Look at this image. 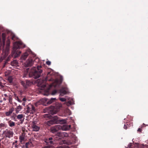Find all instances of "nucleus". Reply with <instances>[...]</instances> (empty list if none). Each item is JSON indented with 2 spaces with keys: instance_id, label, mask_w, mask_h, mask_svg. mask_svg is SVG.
<instances>
[{
  "instance_id": "79ce46f5",
  "label": "nucleus",
  "mask_w": 148,
  "mask_h": 148,
  "mask_svg": "<svg viewBox=\"0 0 148 148\" xmlns=\"http://www.w3.org/2000/svg\"><path fill=\"white\" fill-rule=\"evenodd\" d=\"M17 99L18 102H21V101L20 100L18 97H17Z\"/></svg>"
},
{
  "instance_id": "2f4dec72",
  "label": "nucleus",
  "mask_w": 148,
  "mask_h": 148,
  "mask_svg": "<svg viewBox=\"0 0 148 148\" xmlns=\"http://www.w3.org/2000/svg\"><path fill=\"white\" fill-rule=\"evenodd\" d=\"M15 125L14 122H12L10 123V126L12 127L14 126Z\"/></svg>"
},
{
  "instance_id": "bb28decb",
  "label": "nucleus",
  "mask_w": 148,
  "mask_h": 148,
  "mask_svg": "<svg viewBox=\"0 0 148 148\" xmlns=\"http://www.w3.org/2000/svg\"><path fill=\"white\" fill-rule=\"evenodd\" d=\"M17 142V141L15 140V142L13 143V147H14L15 148H17V145L16 144V143Z\"/></svg>"
},
{
  "instance_id": "f3484780",
  "label": "nucleus",
  "mask_w": 148,
  "mask_h": 148,
  "mask_svg": "<svg viewBox=\"0 0 148 148\" xmlns=\"http://www.w3.org/2000/svg\"><path fill=\"white\" fill-rule=\"evenodd\" d=\"M53 139V138L51 137L49 138V139H46L45 140V142L48 144L49 143H50V144H53V141L52 140Z\"/></svg>"
},
{
  "instance_id": "5fc2aeb1",
  "label": "nucleus",
  "mask_w": 148,
  "mask_h": 148,
  "mask_svg": "<svg viewBox=\"0 0 148 148\" xmlns=\"http://www.w3.org/2000/svg\"><path fill=\"white\" fill-rule=\"evenodd\" d=\"M8 81H9V77H8Z\"/></svg>"
},
{
  "instance_id": "4d7b16f0",
  "label": "nucleus",
  "mask_w": 148,
  "mask_h": 148,
  "mask_svg": "<svg viewBox=\"0 0 148 148\" xmlns=\"http://www.w3.org/2000/svg\"><path fill=\"white\" fill-rule=\"evenodd\" d=\"M44 95H48V94H44Z\"/></svg>"
},
{
  "instance_id": "e2e57ef3",
  "label": "nucleus",
  "mask_w": 148,
  "mask_h": 148,
  "mask_svg": "<svg viewBox=\"0 0 148 148\" xmlns=\"http://www.w3.org/2000/svg\"><path fill=\"white\" fill-rule=\"evenodd\" d=\"M0 102H2V101H0Z\"/></svg>"
},
{
  "instance_id": "0eeeda50",
  "label": "nucleus",
  "mask_w": 148,
  "mask_h": 148,
  "mask_svg": "<svg viewBox=\"0 0 148 148\" xmlns=\"http://www.w3.org/2000/svg\"><path fill=\"white\" fill-rule=\"evenodd\" d=\"M36 121H33L32 122V125L33 130L36 132L38 131L40 129V127L36 125Z\"/></svg>"
},
{
  "instance_id": "603ef678",
  "label": "nucleus",
  "mask_w": 148,
  "mask_h": 148,
  "mask_svg": "<svg viewBox=\"0 0 148 148\" xmlns=\"http://www.w3.org/2000/svg\"><path fill=\"white\" fill-rule=\"evenodd\" d=\"M6 99H6V98H3V100H5H5H6Z\"/></svg>"
},
{
  "instance_id": "4c0bfd02",
  "label": "nucleus",
  "mask_w": 148,
  "mask_h": 148,
  "mask_svg": "<svg viewBox=\"0 0 148 148\" xmlns=\"http://www.w3.org/2000/svg\"><path fill=\"white\" fill-rule=\"evenodd\" d=\"M4 126V124L3 123L0 124V127H3Z\"/></svg>"
},
{
  "instance_id": "7ed1b4c3",
  "label": "nucleus",
  "mask_w": 148,
  "mask_h": 148,
  "mask_svg": "<svg viewBox=\"0 0 148 148\" xmlns=\"http://www.w3.org/2000/svg\"><path fill=\"white\" fill-rule=\"evenodd\" d=\"M9 40L8 39L7 41L6 47L5 52V53H3L2 54L0 59V63L8 55V53L9 50Z\"/></svg>"
},
{
  "instance_id": "0e129e2a",
  "label": "nucleus",
  "mask_w": 148,
  "mask_h": 148,
  "mask_svg": "<svg viewBox=\"0 0 148 148\" xmlns=\"http://www.w3.org/2000/svg\"><path fill=\"white\" fill-rule=\"evenodd\" d=\"M6 131H5V133H6Z\"/></svg>"
},
{
  "instance_id": "680f3d73",
  "label": "nucleus",
  "mask_w": 148,
  "mask_h": 148,
  "mask_svg": "<svg viewBox=\"0 0 148 148\" xmlns=\"http://www.w3.org/2000/svg\"><path fill=\"white\" fill-rule=\"evenodd\" d=\"M51 79H49V80L50 81H51Z\"/></svg>"
},
{
  "instance_id": "a19ab883",
  "label": "nucleus",
  "mask_w": 148,
  "mask_h": 148,
  "mask_svg": "<svg viewBox=\"0 0 148 148\" xmlns=\"http://www.w3.org/2000/svg\"><path fill=\"white\" fill-rule=\"evenodd\" d=\"M10 137L11 136H12L13 135V133L12 132H10Z\"/></svg>"
},
{
  "instance_id": "864d4df0",
  "label": "nucleus",
  "mask_w": 148,
  "mask_h": 148,
  "mask_svg": "<svg viewBox=\"0 0 148 148\" xmlns=\"http://www.w3.org/2000/svg\"><path fill=\"white\" fill-rule=\"evenodd\" d=\"M2 86V83H1V82H0V86Z\"/></svg>"
},
{
  "instance_id": "f257e3e1",
  "label": "nucleus",
  "mask_w": 148,
  "mask_h": 148,
  "mask_svg": "<svg viewBox=\"0 0 148 148\" xmlns=\"http://www.w3.org/2000/svg\"><path fill=\"white\" fill-rule=\"evenodd\" d=\"M42 66H38L37 67H33L30 69L28 68L25 70L24 74L25 75L23 77H26L28 75L29 77H33L35 79H37L40 77L42 71L41 69Z\"/></svg>"
},
{
  "instance_id": "3c124183",
  "label": "nucleus",
  "mask_w": 148,
  "mask_h": 148,
  "mask_svg": "<svg viewBox=\"0 0 148 148\" xmlns=\"http://www.w3.org/2000/svg\"><path fill=\"white\" fill-rule=\"evenodd\" d=\"M11 78L10 77V83H11Z\"/></svg>"
},
{
  "instance_id": "9b49d317",
  "label": "nucleus",
  "mask_w": 148,
  "mask_h": 148,
  "mask_svg": "<svg viewBox=\"0 0 148 148\" xmlns=\"http://www.w3.org/2000/svg\"><path fill=\"white\" fill-rule=\"evenodd\" d=\"M60 130L61 129L63 131H66L70 129L71 127V125H60Z\"/></svg>"
},
{
  "instance_id": "c03bdc74",
  "label": "nucleus",
  "mask_w": 148,
  "mask_h": 148,
  "mask_svg": "<svg viewBox=\"0 0 148 148\" xmlns=\"http://www.w3.org/2000/svg\"><path fill=\"white\" fill-rule=\"evenodd\" d=\"M44 117H48V115L47 114H45L44 116Z\"/></svg>"
},
{
  "instance_id": "72a5a7b5",
  "label": "nucleus",
  "mask_w": 148,
  "mask_h": 148,
  "mask_svg": "<svg viewBox=\"0 0 148 148\" xmlns=\"http://www.w3.org/2000/svg\"><path fill=\"white\" fill-rule=\"evenodd\" d=\"M66 111L67 112H68L69 113H68V114L69 115H70L71 114V111L68 109H67V110H66Z\"/></svg>"
},
{
  "instance_id": "c756f323",
  "label": "nucleus",
  "mask_w": 148,
  "mask_h": 148,
  "mask_svg": "<svg viewBox=\"0 0 148 148\" xmlns=\"http://www.w3.org/2000/svg\"><path fill=\"white\" fill-rule=\"evenodd\" d=\"M58 111V110H55V111H54L53 110V111H52V112H51V113L52 114H56L57 113V112Z\"/></svg>"
},
{
  "instance_id": "49530a36",
  "label": "nucleus",
  "mask_w": 148,
  "mask_h": 148,
  "mask_svg": "<svg viewBox=\"0 0 148 148\" xmlns=\"http://www.w3.org/2000/svg\"><path fill=\"white\" fill-rule=\"evenodd\" d=\"M130 146H131V144L129 145H128V146L127 147V148H130Z\"/></svg>"
},
{
  "instance_id": "c85d7f7f",
  "label": "nucleus",
  "mask_w": 148,
  "mask_h": 148,
  "mask_svg": "<svg viewBox=\"0 0 148 148\" xmlns=\"http://www.w3.org/2000/svg\"><path fill=\"white\" fill-rule=\"evenodd\" d=\"M60 100L64 102L66 101V99L64 98H60Z\"/></svg>"
},
{
  "instance_id": "473e14b6",
  "label": "nucleus",
  "mask_w": 148,
  "mask_h": 148,
  "mask_svg": "<svg viewBox=\"0 0 148 148\" xmlns=\"http://www.w3.org/2000/svg\"><path fill=\"white\" fill-rule=\"evenodd\" d=\"M56 135L59 136H62V134L61 132H59L57 133Z\"/></svg>"
},
{
  "instance_id": "052dcab7",
  "label": "nucleus",
  "mask_w": 148,
  "mask_h": 148,
  "mask_svg": "<svg viewBox=\"0 0 148 148\" xmlns=\"http://www.w3.org/2000/svg\"><path fill=\"white\" fill-rule=\"evenodd\" d=\"M13 110H14V108H13V109H12V111H13Z\"/></svg>"
},
{
  "instance_id": "58836bf2",
  "label": "nucleus",
  "mask_w": 148,
  "mask_h": 148,
  "mask_svg": "<svg viewBox=\"0 0 148 148\" xmlns=\"http://www.w3.org/2000/svg\"><path fill=\"white\" fill-rule=\"evenodd\" d=\"M2 35L3 39V40L5 38V37L4 36L3 33L2 34Z\"/></svg>"
},
{
  "instance_id": "a211bd4d",
  "label": "nucleus",
  "mask_w": 148,
  "mask_h": 148,
  "mask_svg": "<svg viewBox=\"0 0 148 148\" xmlns=\"http://www.w3.org/2000/svg\"><path fill=\"white\" fill-rule=\"evenodd\" d=\"M11 65L12 66H16L18 65V61L15 60L11 62Z\"/></svg>"
},
{
  "instance_id": "5701e85b",
  "label": "nucleus",
  "mask_w": 148,
  "mask_h": 148,
  "mask_svg": "<svg viewBox=\"0 0 148 148\" xmlns=\"http://www.w3.org/2000/svg\"><path fill=\"white\" fill-rule=\"evenodd\" d=\"M62 105L61 103H57L56 104L55 108L57 109H58L60 107H62Z\"/></svg>"
},
{
  "instance_id": "e433bc0d",
  "label": "nucleus",
  "mask_w": 148,
  "mask_h": 148,
  "mask_svg": "<svg viewBox=\"0 0 148 148\" xmlns=\"http://www.w3.org/2000/svg\"><path fill=\"white\" fill-rule=\"evenodd\" d=\"M29 143H26V147L27 148L28 147V145L29 144Z\"/></svg>"
},
{
  "instance_id": "37998d69",
  "label": "nucleus",
  "mask_w": 148,
  "mask_h": 148,
  "mask_svg": "<svg viewBox=\"0 0 148 148\" xmlns=\"http://www.w3.org/2000/svg\"><path fill=\"white\" fill-rule=\"evenodd\" d=\"M57 148H63L62 146H60L59 147H57Z\"/></svg>"
},
{
  "instance_id": "f8f14e48",
  "label": "nucleus",
  "mask_w": 148,
  "mask_h": 148,
  "mask_svg": "<svg viewBox=\"0 0 148 148\" xmlns=\"http://www.w3.org/2000/svg\"><path fill=\"white\" fill-rule=\"evenodd\" d=\"M21 84L24 88H26L28 86H30L32 84V83L29 81L26 80L25 84V82L23 81H22Z\"/></svg>"
},
{
  "instance_id": "4468645a",
  "label": "nucleus",
  "mask_w": 148,
  "mask_h": 148,
  "mask_svg": "<svg viewBox=\"0 0 148 148\" xmlns=\"http://www.w3.org/2000/svg\"><path fill=\"white\" fill-rule=\"evenodd\" d=\"M10 35L11 36V39L12 40H16L18 39V37L16 36L13 33L10 31Z\"/></svg>"
},
{
  "instance_id": "7c9ffc66",
  "label": "nucleus",
  "mask_w": 148,
  "mask_h": 148,
  "mask_svg": "<svg viewBox=\"0 0 148 148\" xmlns=\"http://www.w3.org/2000/svg\"><path fill=\"white\" fill-rule=\"evenodd\" d=\"M9 56L8 57L7 59L6 60V61H5V62L4 63V66L6 64L8 63V61H9Z\"/></svg>"
},
{
  "instance_id": "4be33fe9",
  "label": "nucleus",
  "mask_w": 148,
  "mask_h": 148,
  "mask_svg": "<svg viewBox=\"0 0 148 148\" xmlns=\"http://www.w3.org/2000/svg\"><path fill=\"white\" fill-rule=\"evenodd\" d=\"M25 138V135L22 134V135H21L19 137V139L20 141L21 142H22V141H23Z\"/></svg>"
},
{
  "instance_id": "1a4fd4ad",
  "label": "nucleus",
  "mask_w": 148,
  "mask_h": 148,
  "mask_svg": "<svg viewBox=\"0 0 148 148\" xmlns=\"http://www.w3.org/2000/svg\"><path fill=\"white\" fill-rule=\"evenodd\" d=\"M31 53V51L29 49H28L23 54L21 57V59L25 60L27 58L29 54Z\"/></svg>"
},
{
  "instance_id": "13d9d810",
  "label": "nucleus",
  "mask_w": 148,
  "mask_h": 148,
  "mask_svg": "<svg viewBox=\"0 0 148 148\" xmlns=\"http://www.w3.org/2000/svg\"><path fill=\"white\" fill-rule=\"evenodd\" d=\"M5 95V96H7V95L5 94H4Z\"/></svg>"
},
{
  "instance_id": "6e6552de",
  "label": "nucleus",
  "mask_w": 148,
  "mask_h": 148,
  "mask_svg": "<svg viewBox=\"0 0 148 148\" xmlns=\"http://www.w3.org/2000/svg\"><path fill=\"white\" fill-rule=\"evenodd\" d=\"M60 125H58L52 127L51 128V132L53 133H54L60 130Z\"/></svg>"
},
{
  "instance_id": "ea45409f",
  "label": "nucleus",
  "mask_w": 148,
  "mask_h": 148,
  "mask_svg": "<svg viewBox=\"0 0 148 148\" xmlns=\"http://www.w3.org/2000/svg\"><path fill=\"white\" fill-rule=\"evenodd\" d=\"M141 131V129L140 128H139L137 130V131L140 132Z\"/></svg>"
},
{
  "instance_id": "de8ad7c7",
  "label": "nucleus",
  "mask_w": 148,
  "mask_h": 148,
  "mask_svg": "<svg viewBox=\"0 0 148 148\" xmlns=\"http://www.w3.org/2000/svg\"><path fill=\"white\" fill-rule=\"evenodd\" d=\"M22 105L23 106H25V103L24 102L22 103Z\"/></svg>"
},
{
  "instance_id": "f03ea898",
  "label": "nucleus",
  "mask_w": 148,
  "mask_h": 148,
  "mask_svg": "<svg viewBox=\"0 0 148 148\" xmlns=\"http://www.w3.org/2000/svg\"><path fill=\"white\" fill-rule=\"evenodd\" d=\"M25 45L21 41H16L13 43V47L12 52V57L15 58L18 57L21 53V52L17 49L22 48L25 47Z\"/></svg>"
},
{
  "instance_id": "20e7f679",
  "label": "nucleus",
  "mask_w": 148,
  "mask_h": 148,
  "mask_svg": "<svg viewBox=\"0 0 148 148\" xmlns=\"http://www.w3.org/2000/svg\"><path fill=\"white\" fill-rule=\"evenodd\" d=\"M27 113L33 114L35 111V109L34 106L31 104H29L27 106Z\"/></svg>"
},
{
  "instance_id": "423d86ee",
  "label": "nucleus",
  "mask_w": 148,
  "mask_h": 148,
  "mask_svg": "<svg viewBox=\"0 0 148 148\" xmlns=\"http://www.w3.org/2000/svg\"><path fill=\"white\" fill-rule=\"evenodd\" d=\"M47 99L45 98H42L40 99L39 101L35 103V105L37 106L38 105L42 104L45 106H46L45 103H47Z\"/></svg>"
},
{
  "instance_id": "a18cd8bd",
  "label": "nucleus",
  "mask_w": 148,
  "mask_h": 148,
  "mask_svg": "<svg viewBox=\"0 0 148 148\" xmlns=\"http://www.w3.org/2000/svg\"><path fill=\"white\" fill-rule=\"evenodd\" d=\"M26 99L25 98H23V100L24 101H26Z\"/></svg>"
},
{
  "instance_id": "2eb2a0df",
  "label": "nucleus",
  "mask_w": 148,
  "mask_h": 148,
  "mask_svg": "<svg viewBox=\"0 0 148 148\" xmlns=\"http://www.w3.org/2000/svg\"><path fill=\"white\" fill-rule=\"evenodd\" d=\"M33 64V61L32 59H28L26 62L25 64L27 66H30Z\"/></svg>"
},
{
  "instance_id": "6e6d98bb",
  "label": "nucleus",
  "mask_w": 148,
  "mask_h": 148,
  "mask_svg": "<svg viewBox=\"0 0 148 148\" xmlns=\"http://www.w3.org/2000/svg\"><path fill=\"white\" fill-rule=\"evenodd\" d=\"M42 148H47V147H43Z\"/></svg>"
},
{
  "instance_id": "09e8293b",
  "label": "nucleus",
  "mask_w": 148,
  "mask_h": 148,
  "mask_svg": "<svg viewBox=\"0 0 148 148\" xmlns=\"http://www.w3.org/2000/svg\"><path fill=\"white\" fill-rule=\"evenodd\" d=\"M63 122V123H65L66 122V121L65 120H62Z\"/></svg>"
},
{
  "instance_id": "393cba45",
  "label": "nucleus",
  "mask_w": 148,
  "mask_h": 148,
  "mask_svg": "<svg viewBox=\"0 0 148 148\" xmlns=\"http://www.w3.org/2000/svg\"><path fill=\"white\" fill-rule=\"evenodd\" d=\"M12 113L10 114V115L11 116L12 119L13 120H14L15 119L16 116V114H13V115H12Z\"/></svg>"
},
{
  "instance_id": "ddd939ff",
  "label": "nucleus",
  "mask_w": 148,
  "mask_h": 148,
  "mask_svg": "<svg viewBox=\"0 0 148 148\" xmlns=\"http://www.w3.org/2000/svg\"><path fill=\"white\" fill-rule=\"evenodd\" d=\"M8 134H5L6 138L4 140V143L5 145H8L9 144V132L8 131Z\"/></svg>"
},
{
  "instance_id": "412c9836",
  "label": "nucleus",
  "mask_w": 148,
  "mask_h": 148,
  "mask_svg": "<svg viewBox=\"0 0 148 148\" xmlns=\"http://www.w3.org/2000/svg\"><path fill=\"white\" fill-rule=\"evenodd\" d=\"M22 108V107L21 106L19 105L16 108V113H18L19 111H20Z\"/></svg>"
},
{
  "instance_id": "f704fd0d",
  "label": "nucleus",
  "mask_w": 148,
  "mask_h": 148,
  "mask_svg": "<svg viewBox=\"0 0 148 148\" xmlns=\"http://www.w3.org/2000/svg\"><path fill=\"white\" fill-rule=\"evenodd\" d=\"M51 62L49 61H47L46 62V64L49 65L51 64Z\"/></svg>"
},
{
  "instance_id": "8fccbe9b",
  "label": "nucleus",
  "mask_w": 148,
  "mask_h": 148,
  "mask_svg": "<svg viewBox=\"0 0 148 148\" xmlns=\"http://www.w3.org/2000/svg\"><path fill=\"white\" fill-rule=\"evenodd\" d=\"M124 128L125 129H127V128L125 125H124Z\"/></svg>"
},
{
  "instance_id": "6ab92c4d",
  "label": "nucleus",
  "mask_w": 148,
  "mask_h": 148,
  "mask_svg": "<svg viewBox=\"0 0 148 148\" xmlns=\"http://www.w3.org/2000/svg\"><path fill=\"white\" fill-rule=\"evenodd\" d=\"M56 99V98H51L49 100H48L47 99V104H51Z\"/></svg>"
},
{
  "instance_id": "b1692460",
  "label": "nucleus",
  "mask_w": 148,
  "mask_h": 148,
  "mask_svg": "<svg viewBox=\"0 0 148 148\" xmlns=\"http://www.w3.org/2000/svg\"><path fill=\"white\" fill-rule=\"evenodd\" d=\"M73 104L74 102L73 101H69L67 103V106H69L72 104Z\"/></svg>"
},
{
  "instance_id": "39448f33",
  "label": "nucleus",
  "mask_w": 148,
  "mask_h": 148,
  "mask_svg": "<svg viewBox=\"0 0 148 148\" xmlns=\"http://www.w3.org/2000/svg\"><path fill=\"white\" fill-rule=\"evenodd\" d=\"M57 121L58 117L57 116H55L50 121H47L46 123L48 126H50L51 125L56 123Z\"/></svg>"
},
{
  "instance_id": "bf43d9fd",
  "label": "nucleus",
  "mask_w": 148,
  "mask_h": 148,
  "mask_svg": "<svg viewBox=\"0 0 148 148\" xmlns=\"http://www.w3.org/2000/svg\"><path fill=\"white\" fill-rule=\"evenodd\" d=\"M49 89H48V90L47 91V92H48V91H49Z\"/></svg>"
},
{
  "instance_id": "a878e982",
  "label": "nucleus",
  "mask_w": 148,
  "mask_h": 148,
  "mask_svg": "<svg viewBox=\"0 0 148 148\" xmlns=\"http://www.w3.org/2000/svg\"><path fill=\"white\" fill-rule=\"evenodd\" d=\"M17 118L19 119H22L23 117V114H20L17 116Z\"/></svg>"
},
{
  "instance_id": "aec40b11",
  "label": "nucleus",
  "mask_w": 148,
  "mask_h": 148,
  "mask_svg": "<svg viewBox=\"0 0 148 148\" xmlns=\"http://www.w3.org/2000/svg\"><path fill=\"white\" fill-rule=\"evenodd\" d=\"M58 82V81L57 80H55L54 83L51 85L50 87H51L52 86H54L55 87L57 86Z\"/></svg>"
},
{
  "instance_id": "dca6fc26",
  "label": "nucleus",
  "mask_w": 148,
  "mask_h": 148,
  "mask_svg": "<svg viewBox=\"0 0 148 148\" xmlns=\"http://www.w3.org/2000/svg\"><path fill=\"white\" fill-rule=\"evenodd\" d=\"M47 80V78H46L45 79V80H40L39 81H38V82L39 83V85H40V86H41V87H43V88H44L45 87H46V85L45 84H43L42 85H41L42 84V82L44 83L45 82V81Z\"/></svg>"
},
{
  "instance_id": "9d476101",
  "label": "nucleus",
  "mask_w": 148,
  "mask_h": 148,
  "mask_svg": "<svg viewBox=\"0 0 148 148\" xmlns=\"http://www.w3.org/2000/svg\"><path fill=\"white\" fill-rule=\"evenodd\" d=\"M67 92V90L66 88H62L60 90V95L62 96H63L66 94Z\"/></svg>"
},
{
  "instance_id": "c9c22d12",
  "label": "nucleus",
  "mask_w": 148,
  "mask_h": 148,
  "mask_svg": "<svg viewBox=\"0 0 148 148\" xmlns=\"http://www.w3.org/2000/svg\"><path fill=\"white\" fill-rule=\"evenodd\" d=\"M5 114L6 116H9V111L6 112L5 113Z\"/></svg>"
},
{
  "instance_id": "cd10ccee",
  "label": "nucleus",
  "mask_w": 148,
  "mask_h": 148,
  "mask_svg": "<svg viewBox=\"0 0 148 148\" xmlns=\"http://www.w3.org/2000/svg\"><path fill=\"white\" fill-rule=\"evenodd\" d=\"M57 92L56 90H55L52 92L51 94L52 95H54L57 93Z\"/></svg>"
}]
</instances>
